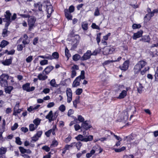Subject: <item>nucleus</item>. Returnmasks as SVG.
Instances as JSON below:
<instances>
[{
  "label": "nucleus",
  "mask_w": 158,
  "mask_h": 158,
  "mask_svg": "<svg viewBox=\"0 0 158 158\" xmlns=\"http://www.w3.org/2000/svg\"><path fill=\"white\" fill-rule=\"evenodd\" d=\"M72 137L71 136L69 135L67 138H66L64 140V142L66 143H69L71 140Z\"/></svg>",
  "instance_id": "0e129e2a"
},
{
  "label": "nucleus",
  "mask_w": 158,
  "mask_h": 158,
  "mask_svg": "<svg viewBox=\"0 0 158 158\" xmlns=\"http://www.w3.org/2000/svg\"><path fill=\"white\" fill-rule=\"evenodd\" d=\"M7 27H6L5 25V28L3 30L2 33V35L3 37H6L7 36Z\"/></svg>",
  "instance_id": "de8ad7c7"
},
{
  "label": "nucleus",
  "mask_w": 158,
  "mask_h": 158,
  "mask_svg": "<svg viewBox=\"0 0 158 158\" xmlns=\"http://www.w3.org/2000/svg\"><path fill=\"white\" fill-rule=\"evenodd\" d=\"M42 133L41 131H38L36 134L32 137L31 138V142H35L37 141L39 138L40 137Z\"/></svg>",
  "instance_id": "f8f14e48"
},
{
  "label": "nucleus",
  "mask_w": 158,
  "mask_h": 158,
  "mask_svg": "<svg viewBox=\"0 0 158 158\" xmlns=\"http://www.w3.org/2000/svg\"><path fill=\"white\" fill-rule=\"evenodd\" d=\"M82 27L84 30H86L88 28V24L86 22H83L82 23Z\"/></svg>",
  "instance_id": "49530a36"
},
{
  "label": "nucleus",
  "mask_w": 158,
  "mask_h": 158,
  "mask_svg": "<svg viewBox=\"0 0 158 158\" xmlns=\"http://www.w3.org/2000/svg\"><path fill=\"white\" fill-rule=\"evenodd\" d=\"M81 57L79 55L76 54L73 56V59L74 61H77L80 58L81 59Z\"/></svg>",
  "instance_id": "72a5a7b5"
},
{
  "label": "nucleus",
  "mask_w": 158,
  "mask_h": 158,
  "mask_svg": "<svg viewBox=\"0 0 158 158\" xmlns=\"http://www.w3.org/2000/svg\"><path fill=\"white\" fill-rule=\"evenodd\" d=\"M82 92V89L79 88L77 89L76 91V94L77 95H80Z\"/></svg>",
  "instance_id": "e2e57ef3"
},
{
  "label": "nucleus",
  "mask_w": 158,
  "mask_h": 158,
  "mask_svg": "<svg viewBox=\"0 0 158 158\" xmlns=\"http://www.w3.org/2000/svg\"><path fill=\"white\" fill-rule=\"evenodd\" d=\"M94 154V151L93 150H91L89 153H87L86 154V156L87 158H89L91 157Z\"/></svg>",
  "instance_id": "5fc2aeb1"
},
{
  "label": "nucleus",
  "mask_w": 158,
  "mask_h": 158,
  "mask_svg": "<svg viewBox=\"0 0 158 158\" xmlns=\"http://www.w3.org/2000/svg\"><path fill=\"white\" fill-rule=\"evenodd\" d=\"M92 56L91 52L90 50H88L84 53L83 56L81 58V60H85L89 59Z\"/></svg>",
  "instance_id": "9b49d317"
},
{
  "label": "nucleus",
  "mask_w": 158,
  "mask_h": 158,
  "mask_svg": "<svg viewBox=\"0 0 158 158\" xmlns=\"http://www.w3.org/2000/svg\"><path fill=\"white\" fill-rule=\"evenodd\" d=\"M45 8H46V10L48 13L47 17L49 18L51 14L53 11L52 6L50 5L49 2H47L45 6Z\"/></svg>",
  "instance_id": "1a4fd4ad"
},
{
  "label": "nucleus",
  "mask_w": 158,
  "mask_h": 158,
  "mask_svg": "<svg viewBox=\"0 0 158 158\" xmlns=\"http://www.w3.org/2000/svg\"><path fill=\"white\" fill-rule=\"evenodd\" d=\"M136 87L138 92L139 93H141L143 88L142 84L139 82H137L136 83Z\"/></svg>",
  "instance_id": "a878e982"
},
{
  "label": "nucleus",
  "mask_w": 158,
  "mask_h": 158,
  "mask_svg": "<svg viewBox=\"0 0 158 158\" xmlns=\"http://www.w3.org/2000/svg\"><path fill=\"white\" fill-rule=\"evenodd\" d=\"M35 19L33 17H31L29 18L28 25L29 26V30H31L33 28L35 22Z\"/></svg>",
  "instance_id": "9d476101"
},
{
  "label": "nucleus",
  "mask_w": 158,
  "mask_h": 158,
  "mask_svg": "<svg viewBox=\"0 0 158 158\" xmlns=\"http://www.w3.org/2000/svg\"><path fill=\"white\" fill-rule=\"evenodd\" d=\"M30 84L29 83H27L23 85V89L27 92H28L30 88Z\"/></svg>",
  "instance_id": "2f4dec72"
},
{
  "label": "nucleus",
  "mask_w": 158,
  "mask_h": 158,
  "mask_svg": "<svg viewBox=\"0 0 158 158\" xmlns=\"http://www.w3.org/2000/svg\"><path fill=\"white\" fill-rule=\"evenodd\" d=\"M53 67L51 66L47 67L43 71V73L44 74L45 73L46 74H48L53 69Z\"/></svg>",
  "instance_id": "4be33fe9"
},
{
  "label": "nucleus",
  "mask_w": 158,
  "mask_h": 158,
  "mask_svg": "<svg viewBox=\"0 0 158 158\" xmlns=\"http://www.w3.org/2000/svg\"><path fill=\"white\" fill-rule=\"evenodd\" d=\"M100 51V49H95L92 53H91V55H92L95 56L99 53Z\"/></svg>",
  "instance_id": "13d9d810"
},
{
  "label": "nucleus",
  "mask_w": 158,
  "mask_h": 158,
  "mask_svg": "<svg viewBox=\"0 0 158 158\" xmlns=\"http://www.w3.org/2000/svg\"><path fill=\"white\" fill-rule=\"evenodd\" d=\"M16 143L19 145H21L22 144V142L19 137H17L16 138Z\"/></svg>",
  "instance_id": "338daca9"
},
{
  "label": "nucleus",
  "mask_w": 158,
  "mask_h": 158,
  "mask_svg": "<svg viewBox=\"0 0 158 158\" xmlns=\"http://www.w3.org/2000/svg\"><path fill=\"white\" fill-rule=\"evenodd\" d=\"M91 150H93L94 151V153L95 152L99 151V153H101L102 151V149L98 145L95 146H94Z\"/></svg>",
  "instance_id": "b1692460"
},
{
  "label": "nucleus",
  "mask_w": 158,
  "mask_h": 158,
  "mask_svg": "<svg viewBox=\"0 0 158 158\" xmlns=\"http://www.w3.org/2000/svg\"><path fill=\"white\" fill-rule=\"evenodd\" d=\"M149 69V67H145L143 69L141 70L140 71V74L143 76L145 75L146 72L148 71Z\"/></svg>",
  "instance_id": "473e14b6"
},
{
  "label": "nucleus",
  "mask_w": 158,
  "mask_h": 158,
  "mask_svg": "<svg viewBox=\"0 0 158 158\" xmlns=\"http://www.w3.org/2000/svg\"><path fill=\"white\" fill-rule=\"evenodd\" d=\"M50 84L53 87L57 88L58 86V85L56 84L55 80L54 79L51 81Z\"/></svg>",
  "instance_id": "c85d7f7f"
},
{
  "label": "nucleus",
  "mask_w": 158,
  "mask_h": 158,
  "mask_svg": "<svg viewBox=\"0 0 158 158\" xmlns=\"http://www.w3.org/2000/svg\"><path fill=\"white\" fill-rule=\"evenodd\" d=\"M69 50L67 47H66L65 50V56L68 59L70 56V54L69 53Z\"/></svg>",
  "instance_id": "09e8293b"
},
{
  "label": "nucleus",
  "mask_w": 158,
  "mask_h": 158,
  "mask_svg": "<svg viewBox=\"0 0 158 158\" xmlns=\"http://www.w3.org/2000/svg\"><path fill=\"white\" fill-rule=\"evenodd\" d=\"M24 39L22 41V43L24 45L27 44L30 42V40L28 39V37L27 35L25 34L23 35Z\"/></svg>",
  "instance_id": "5701e85b"
},
{
  "label": "nucleus",
  "mask_w": 158,
  "mask_h": 158,
  "mask_svg": "<svg viewBox=\"0 0 158 158\" xmlns=\"http://www.w3.org/2000/svg\"><path fill=\"white\" fill-rule=\"evenodd\" d=\"M81 127L83 128H90L91 127L90 122L87 120L83 122L82 123Z\"/></svg>",
  "instance_id": "2eb2a0df"
},
{
  "label": "nucleus",
  "mask_w": 158,
  "mask_h": 158,
  "mask_svg": "<svg viewBox=\"0 0 158 158\" xmlns=\"http://www.w3.org/2000/svg\"><path fill=\"white\" fill-rule=\"evenodd\" d=\"M33 60V56H28L26 59V61L27 63H30L31 61Z\"/></svg>",
  "instance_id": "052dcab7"
},
{
  "label": "nucleus",
  "mask_w": 158,
  "mask_h": 158,
  "mask_svg": "<svg viewBox=\"0 0 158 158\" xmlns=\"http://www.w3.org/2000/svg\"><path fill=\"white\" fill-rule=\"evenodd\" d=\"M82 145V143L80 141L78 142L77 143L75 142V146H76L78 150H80L81 148Z\"/></svg>",
  "instance_id": "37998d69"
},
{
  "label": "nucleus",
  "mask_w": 158,
  "mask_h": 158,
  "mask_svg": "<svg viewBox=\"0 0 158 158\" xmlns=\"http://www.w3.org/2000/svg\"><path fill=\"white\" fill-rule=\"evenodd\" d=\"M114 62L113 60H107L104 61L102 63V65L103 66H105L106 65H108L111 63H112Z\"/></svg>",
  "instance_id": "79ce46f5"
},
{
  "label": "nucleus",
  "mask_w": 158,
  "mask_h": 158,
  "mask_svg": "<svg viewBox=\"0 0 158 158\" xmlns=\"http://www.w3.org/2000/svg\"><path fill=\"white\" fill-rule=\"evenodd\" d=\"M9 78V76L5 74H2L0 76V84L2 87H6L8 85L7 80Z\"/></svg>",
  "instance_id": "20e7f679"
},
{
  "label": "nucleus",
  "mask_w": 158,
  "mask_h": 158,
  "mask_svg": "<svg viewBox=\"0 0 158 158\" xmlns=\"http://www.w3.org/2000/svg\"><path fill=\"white\" fill-rule=\"evenodd\" d=\"M101 35V33H99L97 35L96 40L97 41V43L98 45H99V43L101 40L100 36Z\"/></svg>",
  "instance_id": "8fccbe9b"
},
{
  "label": "nucleus",
  "mask_w": 158,
  "mask_h": 158,
  "mask_svg": "<svg viewBox=\"0 0 158 158\" xmlns=\"http://www.w3.org/2000/svg\"><path fill=\"white\" fill-rule=\"evenodd\" d=\"M100 15V10L98 7H97L95 9V11L94 13V15L95 16H97Z\"/></svg>",
  "instance_id": "c03bdc74"
},
{
  "label": "nucleus",
  "mask_w": 158,
  "mask_h": 158,
  "mask_svg": "<svg viewBox=\"0 0 158 158\" xmlns=\"http://www.w3.org/2000/svg\"><path fill=\"white\" fill-rule=\"evenodd\" d=\"M66 93L67 96V102L69 103L72 100L73 93L71 89L70 88H67L66 90Z\"/></svg>",
  "instance_id": "6e6552de"
},
{
  "label": "nucleus",
  "mask_w": 158,
  "mask_h": 158,
  "mask_svg": "<svg viewBox=\"0 0 158 158\" xmlns=\"http://www.w3.org/2000/svg\"><path fill=\"white\" fill-rule=\"evenodd\" d=\"M51 56L52 57V60L53 59H57L59 58V55L57 52H55L52 53Z\"/></svg>",
  "instance_id": "c9c22d12"
},
{
  "label": "nucleus",
  "mask_w": 158,
  "mask_h": 158,
  "mask_svg": "<svg viewBox=\"0 0 158 158\" xmlns=\"http://www.w3.org/2000/svg\"><path fill=\"white\" fill-rule=\"evenodd\" d=\"M107 137H102L96 140V141H100L102 142H104L107 141Z\"/></svg>",
  "instance_id": "680f3d73"
},
{
  "label": "nucleus",
  "mask_w": 158,
  "mask_h": 158,
  "mask_svg": "<svg viewBox=\"0 0 158 158\" xmlns=\"http://www.w3.org/2000/svg\"><path fill=\"white\" fill-rule=\"evenodd\" d=\"M42 149L45 151L47 152H48L50 151V148L47 146H44L42 147Z\"/></svg>",
  "instance_id": "774afa93"
},
{
  "label": "nucleus",
  "mask_w": 158,
  "mask_h": 158,
  "mask_svg": "<svg viewBox=\"0 0 158 158\" xmlns=\"http://www.w3.org/2000/svg\"><path fill=\"white\" fill-rule=\"evenodd\" d=\"M9 43L8 41L5 40H3L1 42V44H0V46L2 48L5 47Z\"/></svg>",
  "instance_id": "f704fd0d"
},
{
  "label": "nucleus",
  "mask_w": 158,
  "mask_h": 158,
  "mask_svg": "<svg viewBox=\"0 0 158 158\" xmlns=\"http://www.w3.org/2000/svg\"><path fill=\"white\" fill-rule=\"evenodd\" d=\"M150 38L149 35H145L142 38L141 40L144 42H149L150 41Z\"/></svg>",
  "instance_id": "c756f323"
},
{
  "label": "nucleus",
  "mask_w": 158,
  "mask_h": 158,
  "mask_svg": "<svg viewBox=\"0 0 158 158\" xmlns=\"http://www.w3.org/2000/svg\"><path fill=\"white\" fill-rule=\"evenodd\" d=\"M73 125H74V128H81V127L79 125L77 124H75L74 121H71L69 125V126H71Z\"/></svg>",
  "instance_id": "e433bc0d"
},
{
  "label": "nucleus",
  "mask_w": 158,
  "mask_h": 158,
  "mask_svg": "<svg viewBox=\"0 0 158 158\" xmlns=\"http://www.w3.org/2000/svg\"><path fill=\"white\" fill-rule=\"evenodd\" d=\"M149 10H150L149 9V10H148L149 12ZM158 12V10L157 9H155L153 10L152 12L149 13L148 12V14H147L145 17V19L148 18V20L150 19L151 17H152L154 15V14L155 13H157Z\"/></svg>",
  "instance_id": "dca6fc26"
},
{
  "label": "nucleus",
  "mask_w": 158,
  "mask_h": 158,
  "mask_svg": "<svg viewBox=\"0 0 158 158\" xmlns=\"http://www.w3.org/2000/svg\"><path fill=\"white\" fill-rule=\"evenodd\" d=\"M40 105H37L34 106H31L27 109L29 112L32 111L34 110H37L40 106Z\"/></svg>",
  "instance_id": "cd10ccee"
},
{
  "label": "nucleus",
  "mask_w": 158,
  "mask_h": 158,
  "mask_svg": "<svg viewBox=\"0 0 158 158\" xmlns=\"http://www.w3.org/2000/svg\"><path fill=\"white\" fill-rule=\"evenodd\" d=\"M115 49L113 47L106 46L103 49L102 53L104 55H107L113 53Z\"/></svg>",
  "instance_id": "0eeeda50"
},
{
  "label": "nucleus",
  "mask_w": 158,
  "mask_h": 158,
  "mask_svg": "<svg viewBox=\"0 0 158 158\" xmlns=\"http://www.w3.org/2000/svg\"><path fill=\"white\" fill-rule=\"evenodd\" d=\"M48 63V60L44 59L42 60L40 62V64L41 65H44L47 64Z\"/></svg>",
  "instance_id": "3c124183"
},
{
  "label": "nucleus",
  "mask_w": 158,
  "mask_h": 158,
  "mask_svg": "<svg viewBox=\"0 0 158 158\" xmlns=\"http://www.w3.org/2000/svg\"><path fill=\"white\" fill-rule=\"evenodd\" d=\"M77 140H81L82 141L87 142L91 141L93 139V136L91 135L88 136L87 137H84L81 135H79L75 137Z\"/></svg>",
  "instance_id": "423d86ee"
},
{
  "label": "nucleus",
  "mask_w": 158,
  "mask_h": 158,
  "mask_svg": "<svg viewBox=\"0 0 158 158\" xmlns=\"http://www.w3.org/2000/svg\"><path fill=\"white\" fill-rule=\"evenodd\" d=\"M22 110L21 109H17L15 110H14V112L13 114L14 115H16L17 114L19 113Z\"/></svg>",
  "instance_id": "bf43d9fd"
},
{
  "label": "nucleus",
  "mask_w": 158,
  "mask_h": 158,
  "mask_svg": "<svg viewBox=\"0 0 158 158\" xmlns=\"http://www.w3.org/2000/svg\"><path fill=\"white\" fill-rule=\"evenodd\" d=\"M46 118L48 119L50 122L53 120V113L52 110L50 111L48 114L46 116Z\"/></svg>",
  "instance_id": "393cba45"
},
{
  "label": "nucleus",
  "mask_w": 158,
  "mask_h": 158,
  "mask_svg": "<svg viewBox=\"0 0 158 158\" xmlns=\"http://www.w3.org/2000/svg\"><path fill=\"white\" fill-rule=\"evenodd\" d=\"M47 2H43L42 4H41L40 2H38L37 3L35 4L34 6L36 8H38L39 11H42V7L43 6V8L44 9H45V6Z\"/></svg>",
  "instance_id": "ddd939ff"
},
{
  "label": "nucleus",
  "mask_w": 158,
  "mask_h": 158,
  "mask_svg": "<svg viewBox=\"0 0 158 158\" xmlns=\"http://www.w3.org/2000/svg\"><path fill=\"white\" fill-rule=\"evenodd\" d=\"M65 15L66 18L68 20H71L72 18V16L71 15L68 9H65L64 10Z\"/></svg>",
  "instance_id": "aec40b11"
},
{
  "label": "nucleus",
  "mask_w": 158,
  "mask_h": 158,
  "mask_svg": "<svg viewBox=\"0 0 158 158\" xmlns=\"http://www.w3.org/2000/svg\"><path fill=\"white\" fill-rule=\"evenodd\" d=\"M114 149L115 152H122L125 150L126 149V148L124 146H123L120 148H114Z\"/></svg>",
  "instance_id": "4c0bfd02"
},
{
  "label": "nucleus",
  "mask_w": 158,
  "mask_h": 158,
  "mask_svg": "<svg viewBox=\"0 0 158 158\" xmlns=\"http://www.w3.org/2000/svg\"><path fill=\"white\" fill-rule=\"evenodd\" d=\"M11 14L10 11L7 10L5 15V18L3 19V21L6 22L5 24L6 27H8L11 22Z\"/></svg>",
  "instance_id": "39448f33"
},
{
  "label": "nucleus",
  "mask_w": 158,
  "mask_h": 158,
  "mask_svg": "<svg viewBox=\"0 0 158 158\" xmlns=\"http://www.w3.org/2000/svg\"><path fill=\"white\" fill-rule=\"evenodd\" d=\"M127 94V91L125 90H123L120 94L118 98L120 99L123 98L126 96Z\"/></svg>",
  "instance_id": "bb28decb"
},
{
  "label": "nucleus",
  "mask_w": 158,
  "mask_h": 158,
  "mask_svg": "<svg viewBox=\"0 0 158 158\" xmlns=\"http://www.w3.org/2000/svg\"><path fill=\"white\" fill-rule=\"evenodd\" d=\"M7 148L1 147L0 148V154L2 155L5 154L7 151Z\"/></svg>",
  "instance_id": "a19ab883"
},
{
  "label": "nucleus",
  "mask_w": 158,
  "mask_h": 158,
  "mask_svg": "<svg viewBox=\"0 0 158 158\" xmlns=\"http://www.w3.org/2000/svg\"><path fill=\"white\" fill-rule=\"evenodd\" d=\"M13 89V87L12 86H7L5 88V92L6 93L10 94L11 90Z\"/></svg>",
  "instance_id": "58836bf2"
},
{
  "label": "nucleus",
  "mask_w": 158,
  "mask_h": 158,
  "mask_svg": "<svg viewBox=\"0 0 158 158\" xmlns=\"http://www.w3.org/2000/svg\"><path fill=\"white\" fill-rule=\"evenodd\" d=\"M79 97H78L73 102V106L76 108L77 107V104L79 102Z\"/></svg>",
  "instance_id": "a18cd8bd"
},
{
  "label": "nucleus",
  "mask_w": 158,
  "mask_h": 158,
  "mask_svg": "<svg viewBox=\"0 0 158 158\" xmlns=\"http://www.w3.org/2000/svg\"><path fill=\"white\" fill-rule=\"evenodd\" d=\"M4 129H0V141L3 142L5 140L6 137L4 138L2 136V134L4 132Z\"/></svg>",
  "instance_id": "7c9ffc66"
},
{
  "label": "nucleus",
  "mask_w": 158,
  "mask_h": 158,
  "mask_svg": "<svg viewBox=\"0 0 158 158\" xmlns=\"http://www.w3.org/2000/svg\"><path fill=\"white\" fill-rule=\"evenodd\" d=\"M141 27L140 24H134L132 26V27L133 29L139 28Z\"/></svg>",
  "instance_id": "4d7b16f0"
},
{
  "label": "nucleus",
  "mask_w": 158,
  "mask_h": 158,
  "mask_svg": "<svg viewBox=\"0 0 158 158\" xmlns=\"http://www.w3.org/2000/svg\"><path fill=\"white\" fill-rule=\"evenodd\" d=\"M59 109L62 112H64L65 110V106L64 105H61L59 108Z\"/></svg>",
  "instance_id": "6e6d98bb"
},
{
  "label": "nucleus",
  "mask_w": 158,
  "mask_h": 158,
  "mask_svg": "<svg viewBox=\"0 0 158 158\" xmlns=\"http://www.w3.org/2000/svg\"><path fill=\"white\" fill-rule=\"evenodd\" d=\"M74 112V110L72 109H69L68 112V116H71Z\"/></svg>",
  "instance_id": "69168bd1"
},
{
  "label": "nucleus",
  "mask_w": 158,
  "mask_h": 158,
  "mask_svg": "<svg viewBox=\"0 0 158 158\" xmlns=\"http://www.w3.org/2000/svg\"><path fill=\"white\" fill-rule=\"evenodd\" d=\"M80 122H82V123L85 121L84 118L81 115H78L77 116V119Z\"/></svg>",
  "instance_id": "603ef678"
},
{
  "label": "nucleus",
  "mask_w": 158,
  "mask_h": 158,
  "mask_svg": "<svg viewBox=\"0 0 158 158\" xmlns=\"http://www.w3.org/2000/svg\"><path fill=\"white\" fill-rule=\"evenodd\" d=\"M41 120L38 118H36L33 121V123L36 126V127H37V126L39 125L40 122Z\"/></svg>",
  "instance_id": "ea45409f"
},
{
  "label": "nucleus",
  "mask_w": 158,
  "mask_h": 158,
  "mask_svg": "<svg viewBox=\"0 0 158 158\" xmlns=\"http://www.w3.org/2000/svg\"><path fill=\"white\" fill-rule=\"evenodd\" d=\"M146 62L144 60H140L134 66L133 71L135 74H137L140 72L141 69L146 65Z\"/></svg>",
  "instance_id": "f257e3e1"
},
{
  "label": "nucleus",
  "mask_w": 158,
  "mask_h": 158,
  "mask_svg": "<svg viewBox=\"0 0 158 158\" xmlns=\"http://www.w3.org/2000/svg\"><path fill=\"white\" fill-rule=\"evenodd\" d=\"M38 79L40 81H44L48 78V76L43 73H40L38 74L37 76Z\"/></svg>",
  "instance_id": "6ab92c4d"
},
{
  "label": "nucleus",
  "mask_w": 158,
  "mask_h": 158,
  "mask_svg": "<svg viewBox=\"0 0 158 158\" xmlns=\"http://www.w3.org/2000/svg\"><path fill=\"white\" fill-rule=\"evenodd\" d=\"M143 31L142 30H140L136 33H134L132 37V38L134 40H136L137 38H139L142 35Z\"/></svg>",
  "instance_id": "f3484780"
},
{
  "label": "nucleus",
  "mask_w": 158,
  "mask_h": 158,
  "mask_svg": "<svg viewBox=\"0 0 158 158\" xmlns=\"http://www.w3.org/2000/svg\"><path fill=\"white\" fill-rule=\"evenodd\" d=\"M58 144V142L56 140H54L52 142V144L50 145V147H56Z\"/></svg>",
  "instance_id": "864d4df0"
},
{
  "label": "nucleus",
  "mask_w": 158,
  "mask_h": 158,
  "mask_svg": "<svg viewBox=\"0 0 158 158\" xmlns=\"http://www.w3.org/2000/svg\"><path fill=\"white\" fill-rule=\"evenodd\" d=\"M129 64V60L125 61L122 65L120 66V69L123 71L127 70L128 68Z\"/></svg>",
  "instance_id": "4468645a"
},
{
  "label": "nucleus",
  "mask_w": 158,
  "mask_h": 158,
  "mask_svg": "<svg viewBox=\"0 0 158 158\" xmlns=\"http://www.w3.org/2000/svg\"><path fill=\"white\" fill-rule=\"evenodd\" d=\"M12 58H10V59H6L5 60L2 62V64L5 66H8L11 64L12 62Z\"/></svg>",
  "instance_id": "a211bd4d"
},
{
  "label": "nucleus",
  "mask_w": 158,
  "mask_h": 158,
  "mask_svg": "<svg viewBox=\"0 0 158 158\" xmlns=\"http://www.w3.org/2000/svg\"><path fill=\"white\" fill-rule=\"evenodd\" d=\"M85 72L82 70L81 71V75L76 78L73 81L72 86L73 87H75L80 85V82L81 79H84L85 78Z\"/></svg>",
  "instance_id": "f03ea898"
},
{
  "label": "nucleus",
  "mask_w": 158,
  "mask_h": 158,
  "mask_svg": "<svg viewBox=\"0 0 158 158\" xmlns=\"http://www.w3.org/2000/svg\"><path fill=\"white\" fill-rule=\"evenodd\" d=\"M79 40L80 37L78 35H76L71 37L69 41L72 45V49H75L77 48L79 43Z\"/></svg>",
  "instance_id": "7ed1b4c3"
},
{
  "label": "nucleus",
  "mask_w": 158,
  "mask_h": 158,
  "mask_svg": "<svg viewBox=\"0 0 158 158\" xmlns=\"http://www.w3.org/2000/svg\"><path fill=\"white\" fill-rule=\"evenodd\" d=\"M135 135H131L128 136H125L124 137V140H126L128 142H131L135 139Z\"/></svg>",
  "instance_id": "412c9836"
}]
</instances>
